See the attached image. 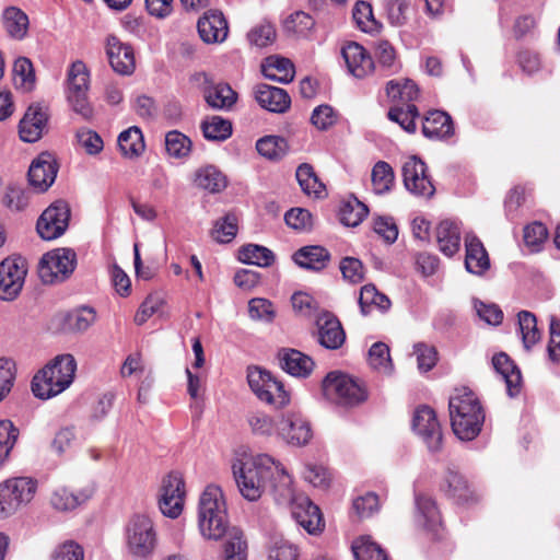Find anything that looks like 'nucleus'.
Here are the masks:
<instances>
[{"label":"nucleus","instance_id":"obj_18","mask_svg":"<svg viewBox=\"0 0 560 560\" xmlns=\"http://www.w3.org/2000/svg\"><path fill=\"white\" fill-rule=\"evenodd\" d=\"M285 505L291 506L292 517L308 534L314 535L323 529L324 522L320 510L307 497L296 495L293 490V498Z\"/></svg>","mask_w":560,"mask_h":560},{"label":"nucleus","instance_id":"obj_31","mask_svg":"<svg viewBox=\"0 0 560 560\" xmlns=\"http://www.w3.org/2000/svg\"><path fill=\"white\" fill-rule=\"evenodd\" d=\"M492 365L495 372L500 374L504 381L508 395L510 397L516 396L520 392L522 382V375L518 368L504 352L498 353L492 358Z\"/></svg>","mask_w":560,"mask_h":560},{"label":"nucleus","instance_id":"obj_52","mask_svg":"<svg viewBox=\"0 0 560 560\" xmlns=\"http://www.w3.org/2000/svg\"><path fill=\"white\" fill-rule=\"evenodd\" d=\"M237 217L234 213H226L214 223L211 231L212 238L221 244L232 242L237 233Z\"/></svg>","mask_w":560,"mask_h":560},{"label":"nucleus","instance_id":"obj_36","mask_svg":"<svg viewBox=\"0 0 560 560\" xmlns=\"http://www.w3.org/2000/svg\"><path fill=\"white\" fill-rule=\"evenodd\" d=\"M91 494L90 490L74 493L66 487H59L51 492L49 503L58 512H70L88 501Z\"/></svg>","mask_w":560,"mask_h":560},{"label":"nucleus","instance_id":"obj_17","mask_svg":"<svg viewBox=\"0 0 560 560\" xmlns=\"http://www.w3.org/2000/svg\"><path fill=\"white\" fill-rule=\"evenodd\" d=\"M439 488L447 498L460 505L477 502L479 499L466 478L453 466L446 467Z\"/></svg>","mask_w":560,"mask_h":560},{"label":"nucleus","instance_id":"obj_24","mask_svg":"<svg viewBox=\"0 0 560 560\" xmlns=\"http://www.w3.org/2000/svg\"><path fill=\"white\" fill-rule=\"evenodd\" d=\"M415 522L427 532L438 534L442 526V517L435 500L423 493L415 494Z\"/></svg>","mask_w":560,"mask_h":560},{"label":"nucleus","instance_id":"obj_26","mask_svg":"<svg viewBox=\"0 0 560 560\" xmlns=\"http://www.w3.org/2000/svg\"><path fill=\"white\" fill-rule=\"evenodd\" d=\"M465 268L476 276H482L490 269L489 255L481 241L472 233L465 235Z\"/></svg>","mask_w":560,"mask_h":560},{"label":"nucleus","instance_id":"obj_57","mask_svg":"<svg viewBox=\"0 0 560 560\" xmlns=\"http://www.w3.org/2000/svg\"><path fill=\"white\" fill-rule=\"evenodd\" d=\"M67 100L74 113L89 120L93 116V108L88 98V90H67Z\"/></svg>","mask_w":560,"mask_h":560},{"label":"nucleus","instance_id":"obj_63","mask_svg":"<svg viewBox=\"0 0 560 560\" xmlns=\"http://www.w3.org/2000/svg\"><path fill=\"white\" fill-rule=\"evenodd\" d=\"M474 308L478 317L489 325H500L503 320V312L493 303H485L480 300H474Z\"/></svg>","mask_w":560,"mask_h":560},{"label":"nucleus","instance_id":"obj_25","mask_svg":"<svg viewBox=\"0 0 560 560\" xmlns=\"http://www.w3.org/2000/svg\"><path fill=\"white\" fill-rule=\"evenodd\" d=\"M254 96L259 106L270 113L283 114L291 106V97L285 90L266 83L255 86Z\"/></svg>","mask_w":560,"mask_h":560},{"label":"nucleus","instance_id":"obj_49","mask_svg":"<svg viewBox=\"0 0 560 560\" xmlns=\"http://www.w3.org/2000/svg\"><path fill=\"white\" fill-rule=\"evenodd\" d=\"M369 365L381 373L390 374L393 372V362L389 353V347L377 341L373 343L369 350Z\"/></svg>","mask_w":560,"mask_h":560},{"label":"nucleus","instance_id":"obj_16","mask_svg":"<svg viewBox=\"0 0 560 560\" xmlns=\"http://www.w3.org/2000/svg\"><path fill=\"white\" fill-rule=\"evenodd\" d=\"M315 326L316 340L323 348L338 350L346 342V331L334 313L320 310L316 314Z\"/></svg>","mask_w":560,"mask_h":560},{"label":"nucleus","instance_id":"obj_42","mask_svg":"<svg viewBox=\"0 0 560 560\" xmlns=\"http://www.w3.org/2000/svg\"><path fill=\"white\" fill-rule=\"evenodd\" d=\"M419 116L418 107L415 104H406V106L396 105L389 108L387 113L388 119L398 124L408 133L416 132V119Z\"/></svg>","mask_w":560,"mask_h":560},{"label":"nucleus","instance_id":"obj_19","mask_svg":"<svg viewBox=\"0 0 560 560\" xmlns=\"http://www.w3.org/2000/svg\"><path fill=\"white\" fill-rule=\"evenodd\" d=\"M202 77L201 91L206 104L213 110H231L237 102V93L225 82H214L206 73H202Z\"/></svg>","mask_w":560,"mask_h":560},{"label":"nucleus","instance_id":"obj_64","mask_svg":"<svg viewBox=\"0 0 560 560\" xmlns=\"http://www.w3.org/2000/svg\"><path fill=\"white\" fill-rule=\"evenodd\" d=\"M345 280L350 283H360L364 278V268L360 259L354 257H345L339 265Z\"/></svg>","mask_w":560,"mask_h":560},{"label":"nucleus","instance_id":"obj_33","mask_svg":"<svg viewBox=\"0 0 560 560\" xmlns=\"http://www.w3.org/2000/svg\"><path fill=\"white\" fill-rule=\"evenodd\" d=\"M261 72L268 80L287 84L294 79L295 69L290 59L280 56H269L261 63Z\"/></svg>","mask_w":560,"mask_h":560},{"label":"nucleus","instance_id":"obj_45","mask_svg":"<svg viewBox=\"0 0 560 560\" xmlns=\"http://www.w3.org/2000/svg\"><path fill=\"white\" fill-rule=\"evenodd\" d=\"M195 183L199 188L219 192L226 186L225 176L214 166L208 165L196 172Z\"/></svg>","mask_w":560,"mask_h":560},{"label":"nucleus","instance_id":"obj_56","mask_svg":"<svg viewBox=\"0 0 560 560\" xmlns=\"http://www.w3.org/2000/svg\"><path fill=\"white\" fill-rule=\"evenodd\" d=\"M352 16L358 27L365 33H371L378 27L373 15L372 5L369 2L358 1L353 8Z\"/></svg>","mask_w":560,"mask_h":560},{"label":"nucleus","instance_id":"obj_13","mask_svg":"<svg viewBox=\"0 0 560 560\" xmlns=\"http://www.w3.org/2000/svg\"><path fill=\"white\" fill-rule=\"evenodd\" d=\"M412 429L422 439L431 453H436L442 447V430L436 419L435 411L429 406H420L412 418Z\"/></svg>","mask_w":560,"mask_h":560},{"label":"nucleus","instance_id":"obj_50","mask_svg":"<svg viewBox=\"0 0 560 560\" xmlns=\"http://www.w3.org/2000/svg\"><path fill=\"white\" fill-rule=\"evenodd\" d=\"M351 548L355 560H388L381 546L369 536L354 540Z\"/></svg>","mask_w":560,"mask_h":560},{"label":"nucleus","instance_id":"obj_38","mask_svg":"<svg viewBox=\"0 0 560 560\" xmlns=\"http://www.w3.org/2000/svg\"><path fill=\"white\" fill-rule=\"evenodd\" d=\"M386 94L393 102H400V106L413 104L419 96V89L411 80H390L386 84Z\"/></svg>","mask_w":560,"mask_h":560},{"label":"nucleus","instance_id":"obj_44","mask_svg":"<svg viewBox=\"0 0 560 560\" xmlns=\"http://www.w3.org/2000/svg\"><path fill=\"white\" fill-rule=\"evenodd\" d=\"M203 137L210 141H224L232 135V124L221 116H211L201 122Z\"/></svg>","mask_w":560,"mask_h":560},{"label":"nucleus","instance_id":"obj_14","mask_svg":"<svg viewBox=\"0 0 560 560\" xmlns=\"http://www.w3.org/2000/svg\"><path fill=\"white\" fill-rule=\"evenodd\" d=\"M27 269L25 261L18 258H5L0 262V300H15L25 282Z\"/></svg>","mask_w":560,"mask_h":560},{"label":"nucleus","instance_id":"obj_2","mask_svg":"<svg viewBox=\"0 0 560 560\" xmlns=\"http://www.w3.org/2000/svg\"><path fill=\"white\" fill-rule=\"evenodd\" d=\"M198 524L201 535L211 540H219L225 534L224 560H247V544L243 532L232 528L228 532V511L220 487L210 485L200 495L198 504Z\"/></svg>","mask_w":560,"mask_h":560},{"label":"nucleus","instance_id":"obj_41","mask_svg":"<svg viewBox=\"0 0 560 560\" xmlns=\"http://www.w3.org/2000/svg\"><path fill=\"white\" fill-rule=\"evenodd\" d=\"M118 147L124 156L133 158L144 150L143 136L140 128L132 126L119 133Z\"/></svg>","mask_w":560,"mask_h":560},{"label":"nucleus","instance_id":"obj_5","mask_svg":"<svg viewBox=\"0 0 560 560\" xmlns=\"http://www.w3.org/2000/svg\"><path fill=\"white\" fill-rule=\"evenodd\" d=\"M324 396L339 407L351 408L365 401V387L351 376L341 372H330L323 381Z\"/></svg>","mask_w":560,"mask_h":560},{"label":"nucleus","instance_id":"obj_6","mask_svg":"<svg viewBox=\"0 0 560 560\" xmlns=\"http://www.w3.org/2000/svg\"><path fill=\"white\" fill-rule=\"evenodd\" d=\"M37 490L31 477H12L0 482V520H7L27 505Z\"/></svg>","mask_w":560,"mask_h":560},{"label":"nucleus","instance_id":"obj_48","mask_svg":"<svg viewBox=\"0 0 560 560\" xmlns=\"http://www.w3.org/2000/svg\"><path fill=\"white\" fill-rule=\"evenodd\" d=\"M257 152L272 161L280 160L288 150L287 140L279 136H266L256 142Z\"/></svg>","mask_w":560,"mask_h":560},{"label":"nucleus","instance_id":"obj_15","mask_svg":"<svg viewBox=\"0 0 560 560\" xmlns=\"http://www.w3.org/2000/svg\"><path fill=\"white\" fill-rule=\"evenodd\" d=\"M404 185L415 196L430 198L435 192V187L427 174L425 163L413 155L402 165Z\"/></svg>","mask_w":560,"mask_h":560},{"label":"nucleus","instance_id":"obj_7","mask_svg":"<svg viewBox=\"0 0 560 560\" xmlns=\"http://www.w3.org/2000/svg\"><path fill=\"white\" fill-rule=\"evenodd\" d=\"M247 382L256 397L275 408H283L290 402V394L282 382L269 371L258 366L247 370Z\"/></svg>","mask_w":560,"mask_h":560},{"label":"nucleus","instance_id":"obj_9","mask_svg":"<svg viewBox=\"0 0 560 560\" xmlns=\"http://www.w3.org/2000/svg\"><path fill=\"white\" fill-rule=\"evenodd\" d=\"M276 436L288 445L302 447L312 440L313 430L303 413L291 410L279 417Z\"/></svg>","mask_w":560,"mask_h":560},{"label":"nucleus","instance_id":"obj_28","mask_svg":"<svg viewBox=\"0 0 560 560\" xmlns=\"http://www.w3.org/2000/svg\"><path fill=\"white\" fill-rule=\"evenodd\" d=\"M422 133L429 139L451 138L454 135L452 117L443 110H430L422 121Z\"/></svg>","mask_w":560,"mask_h":560},{"label":"nucleus","instance_id":"obj_3","mask_svg":"<svg viewBox=\"0 0 560 560\" xmlns=\"http://www.w3.org/2000/svg\"><path fill=\"white\" fill-rule=\"evenodd\" d=\"M451 425L462 441H471L481 431L485 411L477 395L464 387L456 389L448 401Z\"/></svg>","mask_w":560,"mask_h":560},{"label":"nucleus","instance_id":"obj_61","mask_svg":"<svg viewBox=\"0 0 560 560\" xmlns=\"http://www.w3.org/2000/svg\"><path fill=\"white\" fill-rule=\"evenodd\" d=\"M67 90H89V71L84 62L74 61L68 70Z\"/></svg>","mask_w":560,"mask_h":560},{"label":"nucleus","instance_id":"obj_8","mask_svg":"<svg viewBox=\"0 0 560 560\" xmlns=\"http://www.w3.org/2000/svg\"><path fill=\"white\" fill-rule=\"evenodd\" d=\"M77 255L71 248H57L46 253L38 266L43 282L54 283L66 280L75 269Z\"/></svg>","mask_w":560,"mask_h":560},{"label":"nucleus","instance_id":"obj_59","mask_svg":"<svg viewBox=\"0 0 560 560\" xmlns=\"http://www.w3.org/2000/svg\"><path fill=\"white\" fill-rule=\"evenodd\" d=\"M353 510L360 518H368L380 510V499L374 492L357 497L352 502Z\"/></svg>","mask_w":560,"mask_h":560},{"label":"nucleus","instance_id":"obj_4","mask_svg":"<svg viewBox=\"0 0 560 560\" xmlns=\"http://www.w3.org/2000/svg\"><path fill=\"white\" fill-rule=\"evenodd\" d=\"M77 361L70 353L57 355L32 380V392L39 399H49L65 392L73 382Z\"/></svg>","mask_w":560,"mask_h":560},{"label":"nucleus","instance_id":"obj_10","mask_svg":"<svg viewBox=\"0 0 560 560\" xmlns=\"http://www.w3.org/2000/svg\"><path fill=\"white\" fill-rule=\"evenodd\" d=\"M126 538L128 550L133 556H149L156 544V534L150 517L145 515L133 516L126 528Z\"/></svg>","mask_w":560,"mask_h":560},{"label":"nucleus","instance_id":"obj_21","mask_svg":"<svg viewBox=\"0 0 560 560\" xmlns=\"http://www.w3.org/2000/svg\"><path fill=\"white\" fill-rule=\"evenodd\" d=\"M57 173L58 163L55 156L49 152H42L30 165V185L38 192H44L55 183Z\"/></svg>","mask_w":560,"mask_h":560},{"label":"nucleus","instance_id":"obj_11","mask_svg":"<svg viewBox=\"0 0 560 560\" xmlns=\"http://www.w3.org/2000/svg\"><path fill=\"white\" fill-rule=\"evenodd\" d=\"M185 482L178 471L166 475L161 485L159 508L163 515L176 518L180 515L184 506Z\"/></svg>","mask_w":560,"mask_h":560},{"label":"nucleus","instance_id":"obj_53","mask_svg":"<svg viewBox=\"0 0 560 560\" xmlns=\"http://www.w3.org/2000/svg\"><path fill=\"white\" fill-rule=\"evenodd\" d=\"M296 179L302 190L311 196H319L324 189V185L319 182L313 167L310 164H301L295 172Z\"/></svg>","mask_w":560,"mask_h":560},{"label":"nucleus","instance_id":"obj_23","mask_svg":"<svg viewBox=\"0 0 560 560\" xmlns=\"http://www.w3.org/2000/svg\"><path fill=\"white\" fill-rule=\"evenodd\" d=\"M197 28L200 38L206 44L222 43L229 34L228 21L218 10H209L199 18Z\"/></svg>","mask_w":560,"mask_h":560},{"label":"nucleus","instance_id":"obj_40","mask_svg":"<svg viewBox=\"0 0 560 560\" xmlns=\"http://www.w3.org/2000/svg\"><path fill=\"white\" fill-rule=\"evenodd\" d=\"M238 259L246 265L266 268L275 262L276 256L272 250L262 245L247 244L240 248Z\"/></svg>","mask_w":560,"mask_h":560},{"label":"nucleus","instance_id":"obj_29","mask_svg":"<svg viewBox=\"0 0 560 560\" xmlns=\"http://www.w3.org/2000/svg\"><path fill=\"white\" fill-rule=\"evenodd\" d=\"M460 222L443 220L436 226L439 249L447 257L454 256L460 248Z\"/></svg>","mask_w":560,"mask_h":560},{"label":"nucleus","instance_id":"obj_35","mask_svg":"<svg viewBox=\"0 0 560 560\" xmlns=\"http://www.w3.org/2000/svg\"><path fill=\"white\" fill-rule=\"evenodd\" d=\"M376 69L373 73L388 77L399 72L401 63L397 58L395 48L387 40H380L375 46Z\"/></svg>","mask_w":560,"mask_h":560},{"label":"nucleus","instance_id":"obj_46","mask_svg":"<svg viewBox=\"0 0 560 560\" xmlns=\"http://www.w3.org/2000/svg\"><path fill=\"white\" fill-rule=\"evenodd\" d=\"M517 319L523 346L526 350H529L541 337L537 328L536 316L528 311H521L517 315Z\"/></svg>","mask_w":560,"mask_h":560},{"label":"nucleus","instance_id":"obj_32","mask_svg":"<svg viewBox=\"0 0 560 560\" xmlns=\"http://www.w3.org/2000/svg\"><path fill=\"white\" fill-rule=\"evenodd\" d=\"M293 261L301 268L312 271L325 269L330 260L329 252L319 245L304 246L293 254Z\"/></svg>","mask_w":560,"mask_h":560},{"label":"nucleus","instance_id":"obj_30","mask_svg":"<svg viewBox=\"0 0 560 560\" xmlns=\"http://www.w3.org/2000/svg\"><path fill=\"white\" fill-rule=\"evenodd\" d=\"M279 363L283 371L295 377L308 376L314 368L313 359L295 349L281 350Z\"/></svg>","mask_w":560,"mask_h":560},{"label":"nucleus","instance_id":"obj_39","mask_svg":"<svg viewBox=\"0 0 560 560\" xmlns=\"http://www.w3.org/2000/svg\"><path fill=\"white\" fill-rule=\"evenodd\" d=\"M516 61L522 72L528 77H542L550 74V70L536 50L524 48L517 52Z\"/></svg>","mask_w":560,"mask_h":560},{"label":"nucleus","instance_id":"obj_58","mask_svg":"<svg viewBox=\"0 0 560 560\" xmlns=\"http://www.w3.org/2000/svg\"><path fill=\"white\" fill-rule=\"evenodd\" d=\"M18 429L10 420H0V466L8 458L18 439Z\"/></svg>","mask_w":560,"mask_h":560},{"label":"nucleus","instance_id":"obj_22","mask_svg":"<svg viewBox=\"0 0 560 560\" xmlns=\"http://www.w3.org/2000/svg\"><path fill=\"white\" fill-rule=\"evenodd\" d=\"M105 50L112 69L121 75H130L136 69V59L132 47L122 43L117 36L106 38Z\"/></svg>","mask_w":560,"mask_h":560},{"label":"nucleus","instance_id":"obj_37","mask_svg":"<svg viewBox=\"0 0 560 560\" xmlns=\"http://www.w3.org/2000/svg\"><path fill=\"white\" fill-rule=\"evenodd\" d=\"M359 305L361 313L366 316L373 308H377L382 313L388 311L392 303L385 294L377 291L375 285L366 284L361 288Z\"/></svg>","mask_w":560,"mask_h":560},{"label":"nucleus","instance_id":"obj_34","mask_svg":"<svg viewBox=\"0 0 560 560\" xmlns=\"http://www.w3.org/2000/svg\"><path fill=\"white\" fill-rule=\"evenodd\" d=\"M2 24L8 36L14 40H22L28 32L30 20L18 7H8L1 15Z\"/></svg>","mask_w":560,"mask_h":560},{"label":"nucleus","instance_id":"obj_1","mask_svg":"<svg viewBox=\"0 0 560 560\" xmlns=\"http://www.w3.org/2000/svg\"><path fill=\"white\" fill-rule=\"evenodd\" d=\"M232 471L241 494L248 501L258 500L267 489L278 504H287L293 498L292 477L267 454L243 455L234 460Z\"/></svg>","mask_w":560,"mask_h":560},{"label":"nucleus","instance_id":"obj_55","mask_svg":"<svg viewBox=\"0 0 560 560\" xmlns=\"http://www.w3.org/2000/svg\"><path fill=\"white\" fill-rule=\"evenodd\" d=\"M165 149L170 156L182 159L189 154L191 141L184 133L172 130L165 136Z\"/></svg>","mask_w":560,"mask_h":560},{"label":"nucleus","instance_id":"obj_20","mask_svg":"<svg viewBox=\"0 0 560 560\" xmlns=\"http://www.w3.org/2000/svg\"><path fill=\"white\" fill-rule=\"evenodd\" d=\"M348 73L357 79H364L376 69L370 52L359 43L349 42L341 48Z\"/></svg>","mask_w":560,"mask_h":560},{"label":"nucleus","instance_id":"obj_60","mask_svg":"<svg viewBox=\"0 0 560 560\" xmlns=\"http://www.w3.org/2000/svg\"><path fill=\"white\" fill-rule=\"evenodd\" d=\"M410 0H387L385 9L387 19L393 26H402L407 23Z\"/></svg>","mask_w":560,"mask_h":560},{"label":"nucleus","instance_id":"obj_47","mask_svg":"<svg viewBox=\"0 0 560 560\" xmlns=\"http://www.w3.org/2000/svg\"><path fill=\"white\" fill-rule=\"evenodd\" d=\"M371 177L373 191L376 195H384L394 186V171L387 162L378 161L372 168Z\"/></svg>","mask_w":560,"mask_h":560},{"label":"nucleus","instance_id":"obj_54","mask_svg":"<svg viewBox=\"0 0 560 560\" xmlns=\"http://www.w3.org/2000/svg\"><path fill=\"white\" fill-rule=\"evenodd\" d=\"M247 422L250 430L256 435L270 436L276 435L278 420L264 411H253L247 416Z\"/></svg>","mask_w":560,"mask_h":560},{"label":"nucleus","instance_id":"obj_43","mask_svg":"<svg viewBox=\"0 0 560 560\" xmlns=\"http://www.w3.org/2000/svg\"><path fill=\"white\" fill-rule=\"evenodd\" d=\"M369 208L355 197L342 202L339 210L340 222L346 226H358L368 215Z\"/></svg>","mask_w":560,"mask_h":560},{"label":"nucleus","instance_id":"obj_62","mask_svg":"<svg viewBox=\"0 0 560 560\" xmlns=\"http://www.w3.org/2000/svg\"><path fill=\"white\" fill-rule=\"evenodd\" d=\"M30 195L20 186H9L3 196V203L11 211H22L28 205Z\"/></svg>","mask_w":560,"mask_h":560},{"label":"nucleus","instance_id":"obj_12","mask_svg":"<svg viewBox=\"0 0 560 560\" xmlns=\"http://www.w3.org/2000/svg\"><path fill=\"white\" fill-rule=\"evenodd\" d=\"M70 209L66 201L52 202L37 220L36 230L43 240L51 241L61 236L69 224Z\"/></svg>","mask_w":560,"mask_h":560},{"label":"nucleus","instance_id":"obj_51","mask_svg":"<svg viewBox=\"0 0 560 560\" xmlns=\"http://www.w3.org/2000/svg\"><path fill=\"white\" fill-rule=\"evenodd\" d=\"M95 319V310L90 306H82L69 312L65 323L71 331L83 332L94 324Z\"/></svg>","mask_w":560,"mask_h":560},{"label":"nucleus","instance_id":"obj_27","mask_svg":"<svg viewBox=\"0 0 560 560\" xmlns=\"http://www.w3.org/2000/svg\"><path fill=\"white\" fill-rule=\"evenodd\" d=\"M47 122V115L42 107L32 105L27 108L19 124L20 138L24 142L33 143L40 139Z\"/></svg>","mask_w":560,"mask_h":560}]
</instances>
